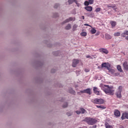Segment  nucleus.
Returning a JSON list of instances; mask_svg holds the SVG:
<instances>
[{
  "label": "nucleus",
  "mask_w": 128,
  "mask_h": 128,
  "mask_svg": "<svg viewBox=\"0 0 128 128\" xmlns=\"http://www.w3.org/2000/svg\"><path fill=\"white\" fill-rule=\"evenodd\" d=\"M66 114L68 116H72V113H70V112H67Z\"/></svg>",
  "instance_id": "obj_40"
},
{
  "label": "nucleus",
  "mask_w": 128,
  "mask_h": 128,
  "mask_svg": "<svg viewBox=\"0 0 128 128\" xmlns=\"http://www.w3.org/2000/svg\"><path fill=\"white\" fill-rule=\"evenodd\" d=\"M99 50L100 52H103V54H108V50L104 48H100L99 49Z\"/></svg>",
  "instance_id": "obj_11"
},
{
  "label": "nucleus",
  "mask_w": 128,
  "mask_h": 128,
  "mask_svg": "<svg viewBox=\"0 0 128 128\" xmlns=\"http://www.w3.org/2000/svg\"><path fill=\"white\" fill-rule=\"evenodd\" d=\"M90 32H91V34H94L96 32V30L94 28H93V29L91 30Z\"/></svg>",
  "instance_id": "obj_27"
},
{
  "label": "nucleus",
  "mask_w": 128,
  "mask_h": 128,
  "mask_svg": "<svg viewBox=\"0 0 128 128\" xmlns=\"http://www.w3.org/2000/svg\"><path fill=\"white\" fill-rule=\"evenodd\" d=\"M79 62L80 61L78 60H74L72 64V66H73V68H76V64H78Z\"/></svg>",
  "instance_id": "obj_12"
},
{
  "label": "nucleus",
  "mask_w": 128,
  "mask_h": 128,
  "mask_svg": "<svg viewBox=\"0 0 128 128\" xmlns=\"http://www.w3.org/2000/svg\"><path fill=\"white\" fill-rule=\"evenodd\" d=\"M96 128V125H94L92 126V128Z\"/></svg>",
  "instance_id": "obj_46"
},
{
  "label": "nucleus",
  "mask_w": 128,
  "mask_h": 128,
  "mask_svg": "<svg viewBox=\"0 0 128 128\" xmlns=\"http://www.w3.org/2000/svg\"><path fill=\"white\" fill-rule=\"evenodd\" d=\"M72 28V24H68L66 26V30H68Z\"/></svg>",
  "instance_id": "obj_18"
},
{
  "label": "nucleus",
  "mask_w": 128,
  "mask_h": 128,
  "mask_svg": "<svg viewBox=\"0 0 128 128\" xmlns=\"http://www.w3.org/2000/svg\"><path fill=\"white\" fill-rule=\"evenodd\" d=\"M86 58H90V56L88 55V56H86Z\"/></svg>",
  "instance_id": "obj_45"
},
{
  "label": "nucleus",
  "mask_w": 128,
  "mask_h": 128,
  "mask_svg": "<svg viewBox=\"0 0 128 128\" xmlns=\"http://www.w3.org/2000/svg\"><path fill=\"white\" fill-rule=\"evenodd\" d=\"M80 112L81 114H86V110L84 108H80Z\"/></svg>",
  "instance_id": "obj_24"
},
{
  "label": "nucleus",
  "mask_w": 128,
  "mask_h": 128,
  "mask_svg": "<svg viewBox=\"0 0 128 128\" xmlns=\"http://www.w3.org/2000/svg\"><path fill=\"white\" fill-rule=\"evenodd\" d=\"M123 66L125 70H128V62H125L123 64Z\"/></svg>",
  "instance_id": "obj_16"
},
{
  "label": "nucleus",
  "mask_w": 128,
  "mask_h": 128,
  "mask_svg": "<svg viewBox=\"0 0 128 128\" xmlns=\"http://www.w3.org/2000/svg\"><path fill=\"white\" fill-rule=\"evenodd\" d=\"M83 122H86L88 124L94 126V124L98 122V120L92 118L86 117L84 118V119L83 120Z\"/></svg>",
  "instance_id": "obj_2"
},
{
  "label": "nucleus",
  "mask_w": 128,
  "mask_h": 128,
  "mask_svg": "<svg viewBox=\"0 0 128 128\" xmlns=\"http://www.w3.org/2000/svg\"><path fill=\"white\" fill-rule=\"evenodd\" d=\"M84 6H88V4H90V3L88 1H85L84 2Z\"/></svg>",
  "instance_id": "obj_33"
},
{
  "label": "nucleus",
  "mask_w": 128,
  "mask_h": 128,
  "mask_svg": "<svg viewBox=\"0 0 128 128\" xmlns=\"http://www.w3.org/2000/svg\"><path fill=\"white\" fill-rule=\"evenodd\" d=\"M101 88L106 94L110 96H114V90H112V86L110 87L108 85H104L101 86Z\"/></svg>",
  "instance_id": "obj_1"
},
{
  "label": "nucleus",
  "mask_w": 128,
  "mask_h": 128,
  "mask_svg": "<svg viewBox=\"0 0 128 128\" xmlns=\"http://www.w3.org/2000/svg\"><path fill=\"white\" fill-rule=\"evenodd\" d=\"M54 18H58V13H54Z\"/></svg>",
  "instance_id": "obj_37"
},
{
  "label": "nucleus",
  "mask_w": 128,
  "mask_h": 128,
  "mask_svg": "<svg viewBox=\"0 0 128 128\" xmlns=\"http://www.w3.org/2000/svg\"><path fill=\"white\" fill-rule=\"evenodd\" d=\"M76 114H81L80 111H78V110H76Z\"/></svg>",
  "instance_id": "obj_39"
},
{
  "label": "nucleus",
  "mask_w": 128,
  "mask_h": 128,
  "mask_svg": "<svg viewBox=\"0 0 128 128\" xmlns=\"http://www.w3.org/2000/svg\"><path fill=\"white\" fill-rule=\"evenodd\" d=\"M51 72H52V74L56 72V70H54V69H52V70H51Z\"/></svg>",
  "instance_id": "obj_43"
},
{
  "label": "nucleus",
  "mask_w": 128,
  "mask_h": 128,
  "mask_svg": "<svg viewBox=\"0 0 128 128\" xmlns=\"http://www.w3.org/2000/svg\"><path fill=\"white\" fill-rule=\"evenodd\" d=\"M68 92L70 94H76V92H74V90H72V88H70L68 90Z\"/></svg>",
  "instance_id": "obj_21"
},
{
  "label": "nucleus",
  "mask_w": 128,
  "mask_h": 128,
  "mask_svg": "<svg viewBox=\"0 0 128 128\" xmlns=\"http://www.w3.org/2000/svg\"><path fill=\"white\" fill-rule=\"evenodd\" d=\"M84 26H90V28H92V26L90 25H89L88 24H84Z\"/></svg>",
  "instance_id": "obj_41"
},
{
  "label": "nucleus",
  "mask_w": 128,
  "mask_h": 128,
  "mask_svg": "<svg viewBox=\"0 0 128 128\" xmlns=\"http://www.w3.org/2000/svg\"><path fill=\"white\" fill-rule=\"evenodd\" d=\"M80 92H81V94H92V90L88 88L86 90H80Z\"/></svg>",
  "instance_id": "obj_5"
},
{
  "label": "nucleus",
  "mask_w": 128,
  "mask_h": 128,
  "mask_svg": "<svg viewBox=\"0 0 128 128\" xmlns=\"http://www.w3.org/2000/svg\"><path fill=\"white\" fill-rule=\"evenodd\" d=\"M82 128V127H80V128Z\"/></svg>",
  "instance_id": "obj_49"
},
{
  "label": "nucleus",
  "mask_w": 128,
  "mask_h": 128,
  "mask_svg": "<svg viewBox=\"0 0 128 128\" xmlns=\"http://www.w3.org/2000/svg\"><path fill=\"white\" fill-rule=\"evenodd\" d=\"M58 6H60V4H56L54 5V8H58Z\"/></svg>",
  "instance_id": "obj_32"
},
{
  "label": "nucleus",
  "mask_w": 128,
  "mask_h": 128,
  "mask_svg": "<svg viewBox=\"0 0 128 128\" xmlns=\"http://www.w3.org/2000/svg\"><path fill=\"white\" fill-rule=\"evenodd\" d=\"M96 108H101V110H104V108H106V106L102 105H100V106L96 105Z\"/></svg>",
  "instance_id": "obj_19"
},
{
  "label": "nucleus",
  "mask_w": 128,
  "mask_h": 128,
  "mask_svg": "<svg viewBox=\"0 0 128 128\" xmlns=\"http://www.w3.org/2000/svg\"><path fill=\"white\" fill-rule=\"evenodd\" d=\"M74 20H76L74 18L70 17L64 21L63 24H66V22H74Z\"/></svg>",
  "instance_id": "obj_7"
},
{
  "label": "nucleus",
  "mask_w": 128,
  "mask_h": 128,
  "mask_svg": "<svg viewBox=\"0 0 128 128\" xmlns=\"http://www.w3.org/2000/svg\"><path fill=\"white\" fill-rule=\"evenodd\" d=\"M106 128H110V126H106Z\"/></svg>",
  "instance_id": "obj_48"
},
{
  "label": "nucleus",
  "mask_w": 128,
  "mask_h": 128,
  "mask_svg": "<svg viewBox=\"0 0 128 128\" xmlns=\"http://www.w3.org/2000/svg\"><path fill=\"white\" fill-rule=\"evenodd\" d=\"M108 8H112L114 10H116V4H109L108 5Z\"/></svg>",
  "instance_id": "obj_15"
},
{
  "label": "nucleus",
  "mask_w": 128,
  "mask_h": 128,
  "mask_svg": "<svg viewBox=\"0 0 128 128\" xmlns=\"http://www.w3.org/2000/svg\"><path fill=\"white\" fill-rule=\"evenodd\" d=\"M102 68H106L107 70H110V64L108 62H104L102 64Z\"/></svg>",
  "instance_id": "obj_6"
},
{
  "label": "nucleus",
  "mask_w": 128,
  "mask_h": 128,
  "mask_svg": "<svg viewBox=\"0 0 128 128\" xmlns=\"http://www.w3.org/2000/svg\"><path fill=\"white\" fill-rule=\"evenodd\" d=\"M68 2L69 4H72V2H76V0H68Z\"/></svg>",
  "instance_id": "obj_26"
},
{
  "label": "nucleus",
  "mask_w": 128,
  "mask_h": 128,
  "mask_svg": "<svg viewBox=\"0 0 128 128\" xmlns=\"http://www.w3.org/2000/svg\"><path fill=\"white\" fill-rule=\"evenodd\" d=\"M110 24L112 26L111 28H116V22L115 21H110Z\"/></svg>",
  "instance_id": "obj_14"
},
{
  "label": "nucleus",
  "mask_w": 128,
  "mask_h": 128,
  "mask_svg": "<svg viewBox=\"0 0 128 128\" xmlns=\"http://www.w3.org/2000/svg\"><path fill=\"white\" fill-rule=\"evenodd\" d=\"M62 108H68V103L66 102L64 103L63 106H62Z\"/></svg>",
  "instance_id": "obj_34"
},
{
  "label": "nucleus",
  "mask_w": 128,
  "mask_h": 128,
  "mask_svg": "<svg viewBox=\"0 0 128 128\" xmlns=\"http://www.w3.org/2000/svg\"><path fill=\"white\" fill-rule=\"evenodd\" d=\"M84 72H90V70L88 69V68H85L84 69Z\"/></svg>",
  "instance_id": "obj_42"
},
{
  "label": "nucleus",
  "mask_w": 128,
  "mask_h": 128,
  "mask_svg": "<svg viewBox=\"0 0 128 128\" xmlns=\"http://www.w3.org/2000/svg\"><path fill=\"white\" fill-rule=\"evenodd\" d=\"M95 12H100V8H96V10H95Z\"/></svg>",
  "instance_id": "obj_35"
},
{
  "label": "nucleus",
  "mask_w": 128,
  "mask_h": 128,
  "mask_svg": "<svg viewBox=\"0 0 128 128\" xmlns=\"http://www.w3.org/2000/svg\"><path fill=\"white\" fill-rule=\"evenodd\" d=\"M108 72H110V74H114V69H110V68H109V70H108Z\"/></svg>",
  "instance_id": "obj_20"
},
{
  "label": "nucleus",
  "mask_w": 128,
  "mask_h": 128,
  "mask_svg": "<svg viewBox=\"0 0 128 128\" xmlns=\"http://www.w3.org/2000/svg\"><path fill=\"white\" fill-rule=\"evenodd\" d=\"M122 38H126V40H128V30H125L121 34Z\"/></svg>",
  "instance_id": "obj_8"
},
{
  "label": "nucleus",
  "mask_w": 128,
  "mask_h": 128,
  "mask_svg": "<svg viewBox=\"0 0 128 128\" xmlns=\"http://www.w3.org/2000/svg\"><path fill=\"white\" fill-rule=\"evenodd\" d=\"M114 116H120V112L118 110H116L114 112Z\"/></svg>",
  "instance_id": "obj_13"
},
{
  "label": "nucleus",
  "mask_w": 128,
  "mask_h": 128,
  "mask_svg": "<svg viewBox=\"0 0 128 128\" xmlns=\"http://www.w3.org/2000/svg\"><path fill=\"white\" fill-rule=\"evenodd\" d=\"M86 32H82L80 33V36H86Z\"/></svg>",
  "instance_id": "obj_30"
},
{
  "label": "nucleus",
  "mask_w": 128,
  "mask_h": 128,
  "mask_svg": "<svg viewBox=\"0 0 128 128\" xmlns=\"http://www.w3.org/2000/svg\"><path fill=\"white\" fill-rule=\"evenodd\" d=\"M122 86H120L118 88V91L116 92V94L118 98H122Z\"/></svg>",
  "instance_id": "obj_4"
},
{
  "label": "nucleus",
  "mask_w": 128,
  "mask_h": 128,
  "mask_svg": "<svg viewBox=\"0 0 128 128\" xmlns=\"http://www.w3.org/2000/svg\"><path fill=\"white\" fill-rule=\"evenodd\" d=\"M58 52H53V54H54V56H58Z\"/></svg>",
  "instance_id": "obj_38"
},
{
  "label": "nucleus",
  "mask_w": 128,
  "mask_h": 128,
  "mask_svg": "<svg viewBox=\"0 0 128 128\" xmlns=\"http://www.w3.org/2000/svg\"><path fill=\"white\" fill-rule=\"evenodd\" d=\"M92 102L93 104H104V100L102 98H96L92 100Z\"/></svg>",
  "instance_id": "obj_3"
},
{
  "label": "nucleus",
  "mask_w": 128,
  "mask_h": 128,
  "mask_svg": "<svg viewBox=\"0 0 128 128\" xmlns=\"http://www.w3.org/2000/svg\"><path fill=\"white\" fill-rule=\"evenodd\" d=\"M105 38L106 40H110V38H112V36L108 34H106Z\"/></svg>",
  "instance_id": "obj_23"
},
{
  "label": "nucleus",
  "mask_w": 128,
  "mask_h": 128,
  "mask_svg": "<svg viewBox=\"0 0 128 128\" xmlns=\"http://www.w3.org/2000/svg\"><path fill=\"white\" fill-rule=\"evenodd\" d=\"M84 9L86 10L87 12H92V7L90 6H88L85 7Z\"/></svg>",
  "instance_id": "obj_17"
},
{
  "label": "nucleus",
  "mask_w": 128,
  "mask_h": 128,
  "mask_svg": "<svg viewBox=\"0 0 128 128\" xmlns=\"http://www.w3.org/2000/svg\"><path fill=\"white\" fill-rule=\"evenodd\" d=\"M114 36H120V32H116L114 34Z\"/></svg>",
  "instance_id": "obj_28"
},
{
  "label": "nucleus",
  "mask_w": 128,
  "mask_h": 128,
  "mask_svg": "<svg viewBox=\"0 0 128 128\" xmlns=\"http://www.w3.org/2000/svg\"><path fill=\"white\" fill-rule=\"evenodd\" d=\"M88 2L90 4H94V0H88Z\"/></svg>",
  "instance_id": "obj_36"
},
{
  "label": "nucleus",
  "mask_w": 128,
  "mask_h": 128,
  "mask_svg": "<svg viewBox=\"0 0 128 128\" xmlns=\"http://www.w3.org/2000/svg\"><path fill=\"white\" fill-rule=\"evenodd\" d=\"M78 28V24H74L72 26V30L73 32H76V28Z\"/></svg>",
  "instance_id": "obj_22"
},
{
  "label": "nucleus",
  "mask_w": 128,
  "mask_h": 128,
  "mask_svg": "<svg viewBox=\"0 0 128 128\" xmlns=\"http://www.w3.org/2000/svg\"><path fill=\"white\" fill-rule=\"evenodd\" d=\"M120 74L118 72H115L114 74V76H120Z\"/></svg>",
  "instance_id": "obj_31"
},
{
  "label": "nucleus",
  "mask_w": 128,
  "mask_h": 128,
  "mask_svg": "<svg viewBox=\"0 0 128 128\" xmlns=\"http://www.w3.org/2000/svg\"><path fill=\"white\" fill-rule=\"evenodd\" d=\"M117 70L120 72H122V66H117Z\"/></svg>",
  "instance_id": "obj_25"
},
{
  "label": "nucleus",
  "mask_w": 128,
  "mask_h": 128,
  "mask_svg": "<svg viewBox=\"0 0 128 128\" xmlns=\"http://www.w3.org/2000/svg\"><path fill=\"white\" fill-rule=\"evenodd\" d=\"M82 20H84V16H82Z\"/></svg>",
  "instance_id": "obj_47"
},
{
  "label": "nucleus",
  "mask_w": 128,
  "mask_h": 128,
  "mask_svg": "<svg viewBox=\"0 0 128 128\" xmlns=\"http://www.w3.org/2000/svg\"><path fill=\"white\" fill-rule=\"evenodd\" d=\"M93 90L95 94H96V96H100V91L98 90V88L96 87H94Z\"/></svg>",
  "instance_id": "obj_9"
},
{
  "label": "nucleus",
  "mask_w": 128,
  "mask_h": 128,
  "mask_svg": "<svg viewBox=\"0 0 128 128\" xmlns=\"http://www.w3.org/2000/svg\"><path fill=\"white\" fill-rule=\"evenodd\" d=\"M86 14L87 16H90V18H92V16H94L92 13H87Z\"/></svg>",
  "instance_id": "obj_29"
},
{
  "label": "nucleus",
  "mask_w": 128,
  "mask_h": 128,
  "mask_svg": "<svg viewBox=\"0 0 128 128\" xmlns=\"http://www.w3.org/2000/svg\"><path fill=\"white\" fill-rule=\"evenodd\" d=\"M110 126L108 125V123H106V124H105V126H106H106Z\"/></svg>",
  "instance_id": "obj_44"
},
{
  "label": "nucleus",
  "mask_w": 128,
  "mask_h": 128,
  "mask_svg": "<svg viewBox=\"0 0 128 128\" xmlns=\"http://www.w3.org/2000/svg\"><path fill=\"white\" fill-rule=\"evenodd\" d=\"M122 120H126V118L128 120V112H124L122 114V115L121 117Z\"/></svg>",
  "instance_id": "obj_10"
}]
</instances>
